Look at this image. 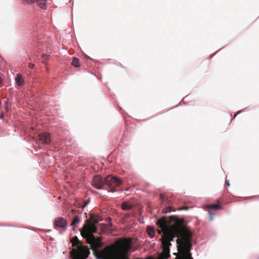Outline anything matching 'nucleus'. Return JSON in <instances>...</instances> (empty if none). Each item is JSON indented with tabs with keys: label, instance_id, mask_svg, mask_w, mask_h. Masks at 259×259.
Here are the masks:
<instances>
[{
	"label": "nucleus",
	"instance_id": "1",
	"mask_svg": "<svg viewBox=\"0 0 259 259\" xmlns=\"http://www.w3.org/2000/svg\"><path fill=\"white\" fill-rule=\"evenodd\" d=\"M72 246H76L70 251L72 259H87L90 252L87 246H83L76 236L72 238L71 240Z\"/></svg>",
	"mask_w": 259,
	"mask_h": 259
},
{
	"label": "nucleus",
	"instance_id": "2",
	"mask_svg": "<svg viewBox=\"0 0 259 259\" xmlns=\"http://www.w3.org/2000/svg\"><path fill=\"white\" fill-rule=\"evenodd\" d=\"M101 220L99 215L91 214L89 218L85 221L80 233H96L97 231L96 225Z\"/></svg>",
	"mask_w": 259,
	"mask_h": 259
},
{
	"label": "nucleus",
	"instance_id": "3",
	"mask_svg": "<svg viewBox=\"0 0 259 259\" xmlns=\"http://www.w3.org/2000/svg\"><path fill=\"white\" fill-rule=\"evenodd\" d=\"M94 233H80L81 236L87 239V242L91 244L92 249L96 250L103 245L101 237L96 238L93 235Z\"/></svg>",
	"mask_w": 259,
	"mask_h": 259
},
{
	"label": "nucleus",
	"instance_id": "4",
	"mask_svg": "<svg viewBox=\"0 0 259 259\" xmlns=\"http://www.w3.org/2000/svg\"><path fill=\"white\" fill-rule=\"evenodd\" d=\"M121 183V179L113 176H108L105 179V184L110 187L119 186Z\"/></svg>",
	"mask_w": 259,
	"mask_h": 259
},
{
	"label": "nucleus",
	"instance_id": "5",
	"mask_svg": "<svg viewBox=\"0 0 259 259\" xmlns=\"http://www.w3.org/2000/svg\"><path fill=\"white\" fill-rule=\"evenodd\" d=\"M204 208L208 211L210 220H212L213 214L211 211V209H214L216 210L221 209V207L220 206V202L219 201H218L217 203L206 205L204 207Z\"/></svg>",
	"mask_w": 259,
	"mask_h": 259
},
{
	"label": "nucleus",
	"instance_id": "6",
	"mask_svg": "<svg viewBox=\"0 0 259 259\" xmlns=\"http://www.w3.org/2000/svg\"><path fill=\"white\" fill-rule=\"evenodd\" d=\"M92 183L96 188L100 189L102 188L105 183V180L104 181L103 178L99 176H96L93 178Z\"/></svg>",
	"mask_w": 259,
	"mask_h": 259
},
{
	"label": "nucleus",
	"instance_id": "7",
	"mask_svg": "<svg viewBox=\"0 0 259 259\" xmlns=\"http://www.w3.org/2000/svg\"><path fill=\"white\" fill-rule=\"evenodd\" d=\"M54 226L62 229H65L67 227V221L62 217H58L56 218L54 221Z\"/></svg>",
	"mask_w": 259,
	"mask_h": 259
},
{
	"label": "nucleus",
	"instance_id": "8",
	"mask_svg": "<svg viewBox=\"0 0 259 259\" xmlns=\"http://www.w3.org/2000/svg\"><path fill=\"white\" fill-rule=\"evenodd\" d=\"M39 140L43 144H49L51 142V135L48 133H43L39 135Z\"/></svg>",
	"mask_w": 259,
	"mask_h": 259
},
{
	"label": "nucleus",
	"instance_id": "9",
	"mask_svg": "<svg viewBox=\"0 0 259 259\" xmlns=\"http://www.w3.org/2000/svg\"><path fill=\"white\" fill-rule=\"evenodd\" d=\"M15 81L17 85H18L19 87H21L24 84V80L22 76V75L20 73L17 74L15 77Z\"/></svg>",
	"mask_w": 259,
	"mask_h": 259
},
{
	"label": "nucleus",
	"instance_id": "10",
	"mask_svg": "<svg viewBox=\"0 0 259 259\" xmlns=\"http://www.w3.org/2000/svg\"><path fill=\"white\" fill-rule=\"evenodd\" d=\"M45 2L46 1H31V3H30L29 4H33V2H35L41 9H46L47 5L45 3Z\"/></svg>",
	"mask_w": 259,
	"mask_h": 259
},
{
	"label": "nucleus",
	"instance_id": "11",
	"mask_svg": "<svg viewBox=\"0 0 259 259\" xmlns=\"http://www.w3.org/2000/svg\"><path fill=\"white\" fill-rule=\"evenodd\" d=\"M147 232L151 238H153L155 236V230L153 227L150 226H148L147 227Z\"/></svg>",
	"mask_w": 259,
	"mask_h": 259
},
{
	"label": "nucleus",
	"instance_id": "12",
	"mask_svg": "<svg viewBox=\"0 0 259 259\" xmlns=\"http://www.w3.org/2000/svg\"><path fill=\"white\" fill-rule=\"evenodd\" d=\"M132 205H131L127 202H124L122 203L121 205V208L123 210H131L132 208Z\"/></svg>",
	"mask_w": 259,
	"mask_h": 259
},
{
	"label": "nucleus",
	"instance_id": "13",
	"mask_svg": "<svg viewBox=\"0 0 259 259\" xmlns=\"http://www.w3.org/2000/svg\"><path fill=\"white\" fill-rule=\"evenodd\" d=\"M71 64L75 67H80L79 60L77 58L73 57Z\"/></svg>",
	"mask_w": 259,
	"mask_h": 259
},
{
	"label": "nucleus",
	"instance_id": "14",
	"mask_svg": "<svg viewBox=\"0 0 259 259\" xmlns=\"http://www.w3.org/2000/svg\"><path fill=\"white\" fill-rule=\"evenodd\" d=\"M80 222V218L78 215H75L71 223V226H75Z\"/></svg>",
	"mask_w": 259,
	"mask_h": 259
},
{
	"label": "nucleus",
	"instance_id": "15",
	"mask_svg": "<svg viewBox=\"0 0 259 259\" xmlns=\"http://www.w3.org/2000/svg\"><path fill=\"white\" fill-rule=\"evenodd\" d=\"M171 209H172V207H171L170 206H168V207L164 208L162 210V212L163 213L170 212L172 211Z\"/></svg>",
	"mask_w": 259,
	"mask_h": 259
},
{
	"label": "nucleus",
	"instance_id": "16",
	"mask_svg": "<svg viewBox=\"0 0 259 259\" xmlns=\"http://www.w3.org/2000/svg\"><path fill=\"white\" fill-rule=\"evenodd\" d=\"M160 198L161 200H164L165 199V196L163 194H160Z\"/></svg>",
	"mask_w": 259,
	"mask_h": 259
},
{
	"label": "nucleus",
	"instance_id": "17",
	"mask_svg": "<svg viewBox=\"0 0 259 259\" xmlns=\"http://www.w3.org/2000/svg\"><path fill=\"white\" fill-rule=\"evenodd\" d=\"M3 82V76L0 75V87Z\"/></svg>",
	"mask_w": 259,
	"mask_h": 259
},
{
	"label": "nucleus",
	"instance_id": "18",
	"mask_svg": "<svg viewBox=\"0 0 259 259\" xmlns=\"http://www.w3.org/2000/svg\"><path fill=\"white\" fill-rule=\"evenodd\" d=\"M34 66V65L32 63H29L28 65V67L30 68H33Z\"/></svg>",
	"mask_w": 259,
	"mask_h": 259
},
{
	"label": "nucleus",
	"instance_id": "19",
	"mask_svg": "<svg viewBox=\"0 0 259 259\" xmlns=\"http://www.w3.org/2000/svg\"><path fill=\"white\" fill-rule=\"evenodd\" d=\"M116 191V190L115 188H114V187H113V188H111V189H110V191H111V192H115V191Z\"/></svg>",
	"mask_w": 259,
	"mask_h": 259
},
{
	"label": "nucleus",
	"instance_id": "20",
	"mask_svg": "<svg viewBox=\"0 0 259 259\" xmlns=\"http://www.w3.org/2000/svg\"><path fill=\"white\" fill-rule=\"evenodd\" d=\"M188 208L186 207H182L180 208H179V210H184V209H187Z\"/></svg>",
	"mask_w": 259,
	"mask_h": 259
},
{
	"label": "nucleus",
	"instance_id": "21",
	"mask_svg": "<svg viewBox=\"0 0 259 259\" xmlns=\"http://www.w3.org/2000/svg\"><path fill=\"white\" fill-rule=\"evenodd\" d=\"M237 116V114H235L234 115V118H235V117Z\"/></svg>",
	"mask_w": 259,
	"mask_h": 259
},
{
	"label": "nucleus",
	"instance_id": "22",
	"mask_svg": "<svg viewBox=\"0 0 259 259\" xmlns=\"http://www.w3.org/2000/svg\"><path fill=\"white\" fill-rule=\"evenodd\" d=\"M3 115H1L0 116V118H3Z\"/></svg>",
	"mask_w": 259,
	"mask_h": 259
},
{
	"label": "nucleus",
	"instance_id": "23",
	"mask_svg": "<svg viewBox=\"0 0 259 259\" xmlns=\"http://www.w3.org/2000/svg\"><path fill=\"white\" fill-rule=\"evenodd\" d=\"M227 185L229 186V183L228 182L227 183Z\"/></svg>",
	"mask_w": 259,
	"mask_h": 259
},
{
	"label": "nucleus",
	"instance_id": "24",
	"mask_svg": "<svg viewBox=\"0 0 259 259\" xmlns=\"http://www.w3.org/2000/svg\"><path fill=\"white\" fill-rule=\"evenodd\" d=\"M258 259H259V258Z\"/></svg>",
	"mask_w": 259,
	"mask_h": 259
}]
</instances>
